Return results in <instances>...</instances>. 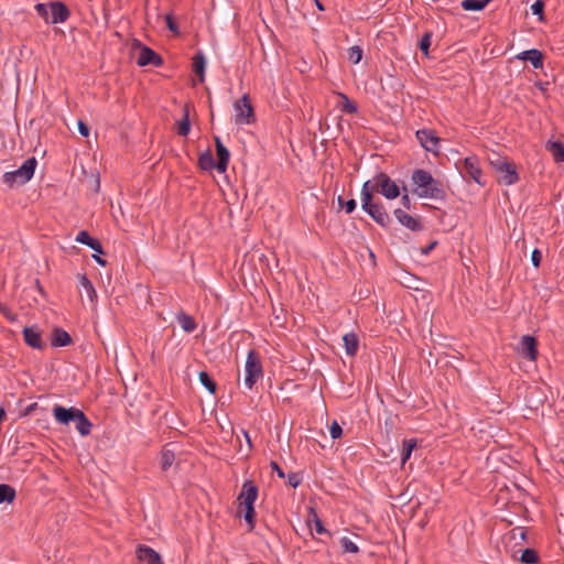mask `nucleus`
<instances>
[{"label": "nucleus", "mask_w": 564, "mask_h": 564, "mask_svg": "<svg viewBox=\"0 0 564 564\" xmlns=\"http://www.w3.org/2000/svg\"><path fill=\"white\" fill-rule=\"evenodd\" d=\"M412 181L416 185L415 192L419 197L444 199L446 196L442 183L425 170H415Z\"/></svg>", "instance_id": "f257e3e1"}, {"label": "nucleus", "mask_w": 564, "mask_h": 564, "mask_svg": "<svg viewBox=\"0 0 564 564\" xmlns=\"http://www.w3.org/2000/svg\"><path fill=\"white\" fill-rule=\"evenodd\" d=\"M488 160L490 165L498 174V180L500 183H503L505 185H512L518 182L519 176L513 162L497 153H494L488 158Z\"/></svg>", "instance_id": "f03ea898"}, {"label": "nucleus", "mask_w": 564, "mask_h": 564, "mask_svg": "<svg viewBox=\"0 0 564 564\" xmlns=\"http://www.w3.org/2000/svg\"><path fill=\"white\" fill-rule=\"evenodd\" d=\"M36 164L37 161L34 156L25 160L18 170L3 174V183L7 184L10 188L14 185L25 184L32 178Z\"/></svg>", "instance_id": "7ed1b4c3"}, {"label": "nucleus", "mask_w": 564, "mask_h": 564, "mask_svg": "<svg viewBox=\"0 0 564 564\" xmlns=\"http://www.w3.org/2000/svg\"><path fill=\"white\" fill-rule=\"evenodd\" d=\"M258 496H238L237 517H243L249 524V529L253 530L256 525L254 501Z\"/></svg>", "instance_id": "20e7f679"}, {"label": "nucleus", "mask_w": 564, "mask_h": 564, "mask_svg": "<svg viewBox=\"0 0 564 564\" xmlns=\"http://www.w3.org/2000/svg\"><path fill=\"white\" fill-rule=\"evenodd\" d=\"M262 376V366L260 358L254 350H250L246 360V378L245 384L248 389H252L257 380Z\"/></svg>", "instance_id": "39448f33"}, {"label": "nucleus", "mask_w": 564, "mask_h": 564, "mask_svg": "<svg viewBox=\"0 0 564 564\" xmlns=\"http://www.w3.org/2000/svg\"><path fill=\"white\" fill-rule=\"evenodd\" d=\"M375 188L388 199L397 198L400 195L398 185L384 173L375 176Z\"/></svg>", "instance_id": "423d86ee"}, {"label": "nucleus", "mask_w": 564, "mask_h": 564, "mask_svg": "<svg viewBox=\"0 0 564 564\" xmlns=\"http://www.w3.org/2000/svg\"><path fill=\"white\" fill-rule=\"evenodd\" d=\"M235 111V122L237 124H248L254 118L253 109L247 95H243L236 101Z\"/></svg>", "instance_id": "0eeeda50"}, {"label": "nucleus", "mask_w": 564, "mask_h": 564, "mask_svg": "<svg viewBox=\"0 0 564 564\" xmlns=\"http://www.w3.org/2000/svg\"><path fill=\"white\" fill-rule=\"evenodd\" d=\"M416 139L420 144L429 152L437 154L440 151V138L435 134V132L431 129H421L417 130Z\"/></svg>", "instance_id": "6e6552de"}, {"label": "nucleus", "mask_w": 564, "mask_h": 564, "mask_svg": "<svg viewBox=\"0 0 564 564\" xmlns=\"http://www.w3.org/2000/svg\"><path fill=\"white\" fill-rule=\"evenodd\" d=\"M82 410L70 406L65 408L59 404L53 406L52 413L55 421L61 425H68L75 423Z\"/></svg>", "instance_id": "1a4fd4ad"}, {"label": "nucleus", "mask_w": 564, "mask_h": 564, "mask_svg": "<svg viewBox=\"0 0 564 564\" xmlns=\"http://www.w3.org/2000/svg\"><path fill=\"white\" fill-rule=\"evenodd\" d=\"M362 209L380 226H388L390 224V216L380 203L369 202L367 205H361Z\"/></svg>", "instance_id": "9d476101"}, {"label": "nucleus", "mask_w": 564, "mask_h": 564, "mask_svg": "<svg viewBox=\"0 0 564 564\" xmlns=\"http://www.w3.org/2000/svg\"><path fill=\"white\" fill-rule=\"evenodd\" d=\"M135 555L143 564H164L161 555L155 550L144 544L137 545Z\"/></svg>", "instance_id": "9b49d317"}, {"label": "nucleus", "mask_w": 564, "mask_h": 564, "mask_svg": "<svg viewBox=\"0 0 564 564\" xmlns=\"http://www.w3.org/2000/svg\"><path fill=\"white\" fill-rule=\"evenodd\" d=\"M519 352L523 358L534 361L538 356V343L533 336L524 335L521 337Z\"/></svg>", "instance_id": "f8f14e48"}, {"label": "nucleus", "mask_w": 564, "mask_h": 564, "mask_svg": "<svg viewBox=\"0 0 564 564\" xmlns=\"http://www.w3.org/2000/svg\"><path fill=\"white\" fill-rule=\"evenodd\" d=\"M137 45L141 48L137 61L138 65L160 66L163 63L162 57L159 54H156L152 48L141 45L140 42H137Z\"/></svg>", "instance_id": "ddd939ff"}, {"label": "nucleus", "mask_w": 564, "mask_h": 564, "mask_svg": "<svg viewBox=\"0 0 564 564\" xmlns=\"http://www.w3.org/2000/svg\"><path fill=\"white\" fill-rule=\"evenodd\" d=\"M214 140L216 145V153L218 156L216 169L219 173H225L228 167L230 154L228 149L220 141L219 137H214Z\"/></svg>", "instance_id": "4468645a"}, {"label": "nucleus", "mask_w": 564, "mask_h": 564, "mask_svg": "<svg viewBox=\"0 0 564 564\" xmlns=\"http://www.w3.org/2000/svg\"><path fill=\"white\" fill-rule=\"evenodd\" d=\"M464 169L465 173L469 175L476 183L479 185H484L485 183L481 181V169L479 166V161L476 156H468L464 160Z\"/></svg>", "instance_id": "2eb2a0df"}, {"label": "nucleus", "mask_w": 564, "mask_h": 564, "mask_svg": "<svg viewBox=\"0 0 564 564\" xmlns=\"http://www.w3.org/2000/svg\"><path fill=\"white\" fill-rule=\"evenodd\" d=\"M50 11H51V23H63L65 22L69 17V10L67 7L62 2H50Z\"/></svg>", "instance_id": "dca6fc26"}, {"label": "nucleus", "mask_w": 564, "mask_h": 564, "mask_svg": "<svg viewBox=\"0 0 564 564\" xmlns=\"http://www.w3.org/2000/svg\"><path fill=\"white\" fill-rule=\"evenodd\" d=\"M306 522L310 527L312 523H314V529H315L316 533H318V534L326 533V534L330 535V532L324 528L323 522L316 512V502L314 499H311V501H310L308 517H307Z\"/></svg>", "instance_id": "f3484780"}, {"label": "nucleus", "mask_w": 564, "mask_h": 564, "mask_svg": "<svg viewBox=\"0 0 564 564\" xmlns=\"http://www.w3.org/2000/svg\"><path fill=\"white\" fill-rule=\"evenodd\" d=\"M394 216L399 220V223L404 226L405 228L412 230V231H420L422 230V225L417 218H414L410 215H408L402 209H395Z\"/></svg>", "instance_id": "a211bd4d"}, {"label": "nucleus", "mask_w": 564, "mask_h": 564, "mask_svg": "<svg viewBox=\"0 0 564 564\" xmlns=\"http://www.w3.org/2000/svg\"><path fill=\"white\" fill-rule=\"evenodd\" d=\"M23 337L25 343L32 348L42 349L43 341L41 337V333L36 327H24L23 328Z\"/></svg>", "instance_id": "6ab92c4d"}, {"label": "nucleus", "mask_w": 564, "mask_h": 564, "mask_svg": "<svg viewBox=\"0 0 564 564\" xmlns=\"http://www.w3.org/2000/svg\"><path fill=\"white\" fill-rule=\"evenodd\" d=\"M517 58L529 61L534 68H541L543 66V54L536 48L523 51L517 55Z\"/></svg>", "instance_id": "aec40b11"}, {"label": "nucleus", "mask_w": 564, "mask_h": 564, "mask_svg": "<svg viewBox=\"0 0 564 564\" xmlns=\"http://www.w3.org/2000/svg\"><path fill=\"white\" fill-rule=\"evenodd\" d=\"M75 240L77 242H80L83 245H86L88 246L89 248H91L94 251H96L97 253H100L102 254L104 253V249H102V246L101 243L99 242V240L95 239V238H91L90 235L86 231V230H82L77 234Z\"/></svg>", "instance_id": "412c9836"}, {"label": "nucleus", "mask_w": 564, "mask_h": 564, "mask_svg": "<svg viewBox=\"0 0 564 564\" xmlns=\"http://www.w3.org/2000/svg\"><path fill=\"white\" fill-rule=\"evenodd\" d=\"M72 343V338L69 334L62 329V328H55L52 334V346L54 347H64Z\"/></svg>", "instance_id": "4be33fe9"}, {"label": "nucleus", "mask_w": 564, "mask_h": 564, "mask_svg": "<svg viewBox=\"0 0 564 564\" xmlns=\"http://www.w3.org/2000/svg\"><path fill=\"white\" fill-rule=\"evenodd\" d=\"M343 341L346 354L348 356H355L359 346V339L357 335L355 333H347L343 336Z\"/></svg>", "instance_id": "5701e85b"}, {"label": "nucleus", "mask_w": 564, "mask_h": 564, "mask_svg": "<svg viewBox=\"0 0 564 564\" xmlns=\"http://www.w3.org/2000/svg\"><path fill=\"white\" fill-rule=\"evenodd\" d=\"M75 427L82 436H87L91 432L93 424L83 411L76 419Z\"/></svg>", "instance_id": "b1692460"}, {"label": "nucleus", "mask_w": 564, "mask_h": 564, "mask_svg": "<svg viewBox=\"0 0 564 564\" xmlns=\"http://www.w3.org/2000/svg\"><path fill=\"white\" fill-rule=\"evenodd\" d=\"M546 149L555 162H564V145L558 141L547 142Z\"/></svg>", "instance_id": "393cba45"}, {"label": "nucleus", "mask_w": 564, "mask_h": 564, "mask_svg": "<svg viewBox=\"0 0 564 564\" xmlns=\"http://www.w3.org/2000/svg\"><path fill=\"white\" fill-rule=\"evenodd\" d=\"M205 56L202 52H198L194 57H193V70L196 75L199 76V82L203 83L204 82V73H205Z\"/></svg>", "instance_id": "a878e982"}, {"label": "nucleus", "mask_w": 564, "mask_h": 564, "mask_svg": "<svg viewBox=\"0 0 564 564\" xmlns=\"http://www.w3.org/2000/svg\"><path fill=\"white\" fill-rule=\"evenodd\" d=\"M198 165L204 171L216 169L217 163L215 162L210 150L200 153L198 158Z\"/></svg>", "instance_id": "bb28decb"}, {"label": "nucleus", "mask_w": 564, "mask_h": 564, "mask_svg": "<svg viewBox=\"0 0 564 564\" xmlns=\"http://www.w3.org/2000/svg\"><path fill=\"white\" fill-rule=\"evenodd\" d=\"M176 319L184 332L192 333L196 329L197 325L192 316L182 312L176 315Z\"/></svg>", "instance_id": "cd10ccee"}, {"label": "nucleus", "mask_w": 564, "mask_h": 564, "mask_svg": "<svg viewBox=\"0 0 564 564\" xmlns=\"http://www.w3.org/2000/svg\"><path fill=\"white\" fill-rule=\"evenodd\" d=\"M518 539L521 542H527L528 534L525 528L516 527L503 536V540H508L509 542L517 541Z\"/></svg>", "instance_id": "c85d7f7f"}, {"label": "nucleus", "mask_w": 564, "mask_h": 564, "mask_svg": "<svg viewBox=\"0 0 564 564\" xmlns=\"http://www.w3.org/2000/svg\"><path fill=\"white\" fill-rule=\"evenodd\" d=\"M519 560L522 564H538L540 562V556L534 549L528 547L521 552Z\"/></svg>", "instance_id": "c756f323"}, {"label": "nucleus", "mask_w": 564, "mask_h": 564, "mask_svg": "<svg viewBox=\"0 0 564 564\" xmlns=\"http://www.w3.org/2000/svg\"><path fill=\"white\" fill-rule=\"evenodd\" d=\"M191 130V121L187 106L184 107V116L177 123V133L182 137H186Z\"/></svg>", "instance_id": "7c9ffc66"}, {"label": "nucleus", "mask_w": 564, "mask_h": 564, "mask_svg": "<svg viewBox=\"0 0 564 564\" xmlns=\"http://www.w3.org/2000/svg\"><path fill=\"white\" fill-rule=\"evenodd\" d=\"M373 192H376L375 180L372 182H365L361 188V205H367L369 202L372 200Z\"/></svg>", "instance_id": "2f4dec72"}, {"label": "nucleus", "mask_w": 564, "mask_h": 564, "mask_svg": "<svg viewBox=\"0 0 564 564\" xmlns=\"http://www.w3.org/2000/svg\"><path fill=\"white\" fill-rule=\"evenodd\" d=\"M79 283H80V286L83 288L87 299L89 300V302L93 303L97 296L93 283L89 281V279L86 275L80 276Z\"/></svg>", "instance_id": "473e14b6"}, {"label": "nucleus", "mask_w": 564, "mask_h": 564, "mask_svg": "<svg viewBox=\"0 0 564 564\" xmlns=\"http://www.w3.org/2000/svg\"><path fill=\"white\" fill-rule=\"evenodd\" d=\"M488 0H464L462 7L466 11H479L485 8Z\"/></svg>", "instance_id": "72a5a7b5"}, {"label": "nucleus", "mask_w": 564, "mask_h": 564, "mask_svg": "<svg viewBox=\"0 0 564 564\" xmlns=\"http://www.w3.org/2000/svg\"><path fill=\"white\" fill-rule=\"evenodd\" d=\"M199 382L210 392L215 393L217 386L215 381L209 377V375L206 371H200L198 373Z\"/></svg>", "instance_id": "f704fd0d"}, {"label": "nucleus", "mask_w": 564, "mask_h": 564, "mask_svg": "<svg viewBox=\"0 0 564 564\" xmlns=\"http://www.w3.org/2000/svg\"><path fill=\"white\" fill-rule=\"evenodd\" d=\"M339 545L343 553H358L359 547L347 536L339 539Z\"/></svg>", "instance_id": "c9c22d12"}, {"label": "nucleus", "mask_w": 564, "mask_h": 564, "mask_svg": "<svg viewBox=\"0 0 564 564\" xmlns=\"http://www.w3.org/2000/svg\"><path fill=\"white\" fill-rule=\"evenodd\" d=\"M175 460V455L172 451H163L161 454V467L163 470L170 468Z\"/></svg>", "instance_id": "e433bc0d"}, {"label": "nucleus", "mask_w": 564, "mask_h": 564, "mask_svg": "<svg viewBox=\"0 0 564 564\" xmlns=\"http://www.w3.org/2000/svg\"><path fill=\"white\" fill-rule=\"evenodd\" d=\"M362 58V50L355 45V46H351L350 48H348V59L352 63V64H358Z\"/></svg>", "instance_id": "4c0bfd02"}, {"label": "nucleus", "mask_w": 564, "mask_h": 564, "mask_svg": "<svg viewBox=\"0 0 564 564\" xmlns=\"http://www.w3.org/2000/svg\"><path fill=\"white\" fill-rule=\"evenodd\" d=\"M340 98L343 99L341 102V110L347 113H355L357 112V106L344 94H339Z\"/></svg>", "instance_id": "58836bf2"}, {"label": "nucleus", "mask_w": 564, "mask_h": 564, "mask_svg": "<svg viewBox=\"0 0 564 564\" xmlns=\"http://www.w3.org/2000/svg\"><path fill=\"white\" fill-rule=\"evenodd\" d=\"M35 10L37 14L45 20V22L51 23L50 3H39L35 6Z\"/></svg>", "instance_id": "ea45409f"}, {"label": "nucleus", "mask_w": 564, "mask_h": 564, "mask_svg": "<svg viewBox=\"0 0 564 564\" xmlns=\"http://www.w3.org/2000/svg\"><path fill=\"white\" fill-rule=\"evenodd\" d=\"M543 9H544V2L542 0H536L532 6L531 10L534 15H539V19L543 20Z\"/></svg>", "instance_id": "a19ab883"}, {"label": "nucleus", "mask_w": 564, "mask_h": 564, "mask_svg": "<svg viewBox=\"0 0 564 564\" xmlns=\"http://www.w3.org/2000/svg\"><path fill=\"white\" fill-rule=\"evenodd\" d=\"M338 204L341 207H345L347 214L352 213L355 210V208H356V200L355 199H349L347 202H344L343 197L339 196L338 197Z\"/></svg>", "instance_id": "79ce46f5"}, {"label": "nucleus", "mask_w": 564, "mask_h": 564, "mask_svg": "<svg viewBox=\"0 0 564 564\" xmlns=\"http://www.w3.org/2000/svg\"><path fill=\"white\" fill-rule=\"evenodd\" d=\"M430 46H431V34L425 33L420 41V48L425 55H427Z\"/></svg>", "instance_id": "37998d69"}, {"label": "nucleus", "mask_w": 564, "mask_h": 564, "mask_svg": "<svg viewBox=\"0 0 564 564\" xmlns=\"http://www.w3.org/2000/svg\"><path fill=\"white\" fill-rule=\"evenodd\" d=\"M240 494H258V487L253 481L246 480L242 485Z\"/></svg>", "instance_id": "c03bdc74"}, {"label": "nucleus", "mask_w": 564, "mask_h": 564, "mask_svg": "<svg viewBox=\"0 0 564 564\" xmlns=\"http://www.w3.org/2000/svg\"><path fill=\"white\" fill-rule=\"evenodd\" d=\"M166 25L171 32L174 34H180L178 25L174 22L171 14H166L165 17Z\"/></svg>", "instance_id": "a18cd8bd"}, {"label": "nucleus", "mask_w": 564, "mask_h": 564, "mask_svg": "<svg viewBox=\"0 0 564 564\" xmlns=\"http://www.w3.org/2000/svg\"><path fill=\"white\" fill-rule=\"evenodd\" d=\"M329 432H330V436L333 438H338L343 434V430H341L340 425L336 421H334L332 423V425L329 427Z\"/></svg>", "instance_id": "49530a36"}, {"label": "nucleus", "mask_w": 564, "mask_h": 564, "mask_svg": "<svg viewBox=\"0 0 564 564\" xmlns=\"http://www.w3.org/2000/svg\"><path fill=\"white\" fill-rule=\"evenodd\" d=\"M301 480H302V478L296 473H292L288 476V484L292 488H296L300 485Z\"/></svg>", "instance_id": "de8ad7c7"}, {"label": "nucleus", "mask_w": 564, "mask_h": 564, "mask_svg": "<svg viewBox=\"0 0 564 564\" xmlns=\"http://www.w3.org/2000/svg\"><path fill=\"white\" fill-rule=\"evenodd\" d=\"M541 259H542V254L540 252V250L538 249H534L532 251V254H531V261H532V264L538 268L541 263Z\"/></svg>", "instance_id": "09e8293b"}, {"label": "nucleus", "mask_w": 564, "mask_h": 564, "mask_svg": "<svg viewBox=\"0 0 564 564\" xmlns=\"http://www.w3.org/2000/svg\"><path fill=\"white\" fill-rule=\"evenodd\" d=\"M78 131L83 137L89 135V128L86 123H84L82 120L78 121Z\"/></svg>", "instance_id": "8fccbe9b"}, {"label": "nucleus", "mask_w": 564, "mask_h": 564, "mask_svg": "<svg viewBox=\"0 0 564 564\" xmlns=\"http://www.w3.org/2000/svg\"><path fill=\"white\" fill-rule=\"evenodd\" d=\"M416 446V441L413 440V438H410V440H404L403 442V448L411 452L414 449V447Z\"/></svg>", "instance_id": "3c124183"}, {"label": "nucleus", "mask_w": 564, "mask_h": 564, "mask_svg": "<svg viewBox=\"0 0 564 564\" xmlns=\"http://www.w3.org/2000/svg\"><path fill=\"white\" fill-rule=\"evenodd\" d=\"M270 466L272 467L273 470H275V473L278 474L279 478H281V479L284 478L283 470L280 468V466L275 462H271Z\"/></svg>", "instance_id": "603ef678"}, {"label": "nucleus", "mask_w": 564, "mask_h": 564, "mask_svg": "<svg viewBox=\"0 0 564 564\" xmlns=\"http://www.w3.org/2000/svg\"><path fill=\"white\" fill-rule=\"evenodd\" d=\"M0 494H15V490L6 484H0Z\"/></svg>", "instance_id": "864d4df0"}, {"label": "nucleus", "mask_w": 564, "mask_h": 564, "mask_svg": "<svg viewBox=\"0 0 564 564\" xmlns=\"http://www.w3.org/2000/svg\"><path fill=\"white\" fill-rule=\"evenodd\" d=\"M17 496H0V503H12Z\"/></svg>", "instance_id": "5fc2aeb1"}, {"label": "nucleus", "mask_w": 564, "mask_h": 564, "mask_svg": "<svg viewBox=\"0 0 564 564\" xmlns=\"http://www.w3.org/2000/svg\"><path fill=\"white\" fill-rule=\"evenodd\" d=\"M37 408V403L34 402L30 405H28L23 412V415H30L33 411H35V409Z\"/></svg>", "instance_id": "6e6d98bb"}, {"label": "nucleus", "mask_w": 564, "mask_h": 564, "mask_svg": "<svg viewBox=\"0 0 564 564\" xmlns=\"http://www.w3.org/2000/svg\"><path fill=\"white\" fill-rule=\"evenodd\" d=\"M93 258L95 259V261H96L98 264H100V265H102V267H105V265L107 264L106 260H105V259H102L101 257H99L98 254H94V256H93Z\"/></svg>", "instance_id": "4d7b16f0"}, {"label": "nucleus", "mask_w": 564, "mask_h": 564, "mask_svg": "<svg viewBox=\"0 0 564 564\" xmlns=\"http://www.w3.org/2000/svg\"><path fill=\"white\" fill-rule=\"evenodd\" d=\"M411 456V452L402 447V463L404 464Z\"/></svg>", "instance_id": "13d9d810"}, {"label": "nucleus", "mask_w": 564, "mask_h": 564, "mask_svg": "<svg viewBox=\"0 0 564 564\" xmlns=\"http://www.w3.org/2000/svg\"><path fill=\"white\" fill-rule=\"evenodd\" d=\"M402 204L405 208L410 209V198L406 194L402 196Z\"/></svg>", "instance_id": "bf43d9fd"}, {"label": "nucleus", "mask_w": 564, "mask_h": 564, "mask_svg": "<svg viewBox=\"0 0 564 564\" xmlns=\"http://www.w3.org/2000/svg\"><path fill=\"white\" fill-rule=\"evenodd\" d=\"M436 242H432L430 246H427L424 250H423V253H429L434 247H435Z\"/></svg>", "instance_id": "052dcab7"}, {"label": "nucleus", "mask_w": 564, "mask_h": 564, "mask_svg": "<svg viewBox=\"0 0 564 564\" xmlns=\"http://www.w3.org/2000/svg\"><path fill=\"white\" fill-rule=\"evenodd\" d=\"M243 435H245V437H246V440L248 442L249 447H251V440L249 437V434L246 431H243Z\"/></svg>", "instance_id": "680f3d73"}, {"label": "nucleus", "mask_w": 564, "mask_h": 564, "mask_svg": "<svg viewBox=\"0 0 564 564\" xmlns=\"http://www.w3.org/2000/svg\"><path fill=\"white\" fill-rule=\"evenodd\" d=\"M6 416V411L0 408V421Z\"/></svg>", "instance_id": "e2e57ef3"}, {"label": "nucleus", "mask_w": 564, "mask_h": 564, "mask_svg": "<svg viewBox=\"0 0 564 564\" xmlns=\"http://www.w3.org/2000/svg\"><path fill=\"white\" fill-rule=\"evenodd\" d=\"M316 6H317V8H318L319 10H324V8H323L322 3H321L318 0H316Z\"/></svg>", "instance_id": "0e129e2a"}, {"label": "nucleus", "mask_w": 564, "mask_h": 564, "mask_svg": "<svg viewBox=\"0 0 564 564\" xmlns=\"http://www.w3.org/2000/svg\"><path fill=\"white\" fill-rule=\"evenodd\" d=\"M410 501H411V499L402 500V503H409Z\"/></svg>", "instance_id": "69168bd1"}, {"label": "nucleus", "mask_w": 564, "mask_h": 564, "mask_svg": "<svg viewBox=\"0 0 564 564\" xmlns=\"http://www.w3.org/2000/svg\"><path fill=\"white\" fill-rule=\"evenodd\" d=\"M395 498H403L404 496H401V495H398V496H394Z\"/></svg>", "instance_id": "338daca9"}]
</instances>
